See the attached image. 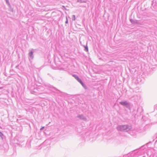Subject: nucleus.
Here are the masks:
<instances>
[{"instance_id": "dca6fc26", "label": "nucleus", "mask_w": 157, "mask_h": 157, "mask_svg": "<svg viewBox=\"0 0 157 157\" xmlns=\"http://www.w3.org/2000/svg\"><path fill=\"white\" fill-rule=\"evenodd\" d=\"M10 9H11V11H13V9L11 8Z\"/></svg>"}, {"instance_id": "f03ea898", "label": "nucleus", "mask_w": 157, "mask_h": 157, "mask_svg": "<svg viewBox=\"0 0 157 157\" xmlns=\"http://www.w3.org/2000/svg\"><path fill=\"white\" fill-rule=\"evenodd\" d=\"M29 59V60H32L34 58V55L33 54V52L32 51H30L28 55Z\"/></svg>"}, {"instance_id": "39448f33", "label": "nucleus", "mask_w": 157, "mask_h": 157, "mask_svg": "<svg viewBox=\"0 0 157 157\" xmlns=\"http://www.w3.org/2000/svg\"><path fill=\"white\" fill-rule=\"evenodd\" d=\"M130 21L132 23V24H133L137 23V21H135L132 19H131L130 20Z\"/></svg>"}, {"instance_id": "ddd939ff", "label": "nucleus", "mask_w": 157, "mask_h": 157, "mask_svg": "<svg viewBox=\"0 0 157 157\" xmlns=\"http://www.w3.org/2000/svg\"><path fill=\"white\" fill-rule=\"evenodd\" d=\"M77 81H78V82L79 83H81V84L82 83V81L80 79V78L78 80H77Z\"/></svg>"}, {"instance_id": "0eeeda50", "label": "nucleus", "mask_w": 157, "mask_h": 157, "mask_svg": "<svg viewBox=\"0 0 157 157\" xmlns=\"http://www.w3.org/2000/svg\"><path fill=\"white\" fill-rule=\"evenodd\" d=\"M87 44H86V46H84V47L85 48V50L87 52H88V46H87Z\"/></svg>"}, {"instance_id": "4468645a", "label": "nucleus", "mask_w": 157, "mask_h": 157, "mask_svg": "<svg viewBox=\"0 0 157 157\" xmlns=\"http://www.w3.org/2000/svg\"><path fill=\"white\" fill-rule=\"evenodd\" d=\"M66 21H65V23L67 24L68 23V20H67V17H66Z\"/></svg>"}, {"instance_id": "6e6552de", "label": "nucleus", "mask_w": 157, "mask_h": 157, "mask_svg": "<svg viewBox=\"0 0 157 157\" xmlns=\"http://www.w3.org/2000/svg\"><path fill=\"white\" fill-rule=\"evenodd\" d=\"M77 2H78L83 3L86 2V1L84 0H77Z\"/></svg>"}, {"instance_id": "423d86ee", "label": "nucleus", "mask_w": 157, "mask_h": 157, "mask_svg": "<svg viewBox=\"0 0 157 157\" xmlns=\"http://www.w3.org/2000/svg\"><path fill=\"white\" fill-rule=\"evenodd\" d=\"M6 2V3L10 7H11V5L9 2V0H5Z\"/></svg>"}, {"instance_id": "9d476101", "label": "nucleus", "mask_w": 157, "mask_h": 157, "mask_svg": "<svg viewBox=\"0 0 157 157\" xmlns=\"http://www.w3.org/2000/svg\"><path fill=\"white\" fill-rule=\"evenodd\" d=\"M2 136H3V134L0 132V139L2 140H3V138L2 137Z\"/></svg>"}, {"instance_id": "f257e3e1", "label": "nucleus", "mask_w": 157, "mask_h": 157, "mask_svg": "<svg viewBox=\"0 0 157 157\" xmlns=\"http://www.w3.org/2000/svg\"><path fill=\"white\" fill-rule=\"evenodd\" d=\"M117 128L118 131L127 132L131 129L132 127L128 125H119Z\"/></svg>"}, {"instance_id": "2eb2a0df", "label": "nucleus", "mask_w": 157, "mask_h": 157, "mask_svg": "<svg viewBox=\"0 0 157 157\" xmlns=\"http://www.w3.org/2000/svg\"><path fill=\"white\" fill-rule=\"evenodd\" d=\"M44 128V127H42L40 129V131H41V130H42Z\"/></svg>"}, {"instance_id": "f8f14e48", "label": "nucleus", "mask_w": 157, "mask_h": 157, "mask_svg": "<svg viewBox=\"0 0 157 157\" xmlns=\"http://www.w3.org/2000/svg\"><path fill=\"white\" fill-rule=\"evenodd\" d=\"M72 21H75V17L74 15H72Z\"/></svg>"}, {"instance_id": "9b49d317", "label": "nucleus", "mask_w": 157, "mask_h": 157, "mask_svg": "<svg viewBox=\"0 0 157 157\" xmlns=\"http://www.w3.org/2000/svg\"><path fill=\"white\" fill-rule=\"evenodd\" d=\"M81 84L85 89H87L86 86L84 84V83L83 82H82V83Z\"/></svg>"}, {"instance_id": "f3484780", "label": "nucleus", "mask_w": 157, "mask_h": 157, "mask_svg": "<svg viewBox=\"0 0 157 157\" xmlns=\"http://www.w3.org/2000/svg\"><path fill=\"white\" fill-rule=\"evenodd\" d=\"M132 153H133V152H131L130 153H129V154H130V153H131V154H132ZM129 154V153L128 154Z\"/></svg>"}, {"instance_id": "20e7f679", "label": "nucleus", "mask_w": 157, "mask_h": 157, "mask_svg": "<svg viewBox=\"0 0 157 157\" xmlns=\"http://www.w3.org/2000/svg\"><path fill=\"white\" fill-rule=\"evenodd\" d=\"M77 117L82 120L84 121H86V117L82 114L78 115L77 116Z\"/></svg>"}, {"instance_id": "7ed1b4c3", "label": "nucleus", "mask_w": 157, "mask_h": 157, "mask_svg": "<svg viewBox=\"0 0 157 157\" xmlns=\"http://www.w3.org/2000/svg\"><path fill=\"white\" fill-rule=\"evenodd\" d=\"M120 103L124 106H125L126 107H128L129 106V104L127 101H122L120 102Z\"/></svg>"}, {"instance_id": "1a4fd4ad", "label": "nucleus", "mask_w": 157, "mask_h": 157, "mask_svg": "<svg viewBox=\"0 0 157 157\" xmlns=\"http://www.w3.org/2000/svg\"><path fill=\"white\" fill-rule=\"evenodd\" d=\"M73 77L75 78V79H76L77 80H78L79 78L78 77V76L76 75H73Z\"/></svg>"}]
</instances>
